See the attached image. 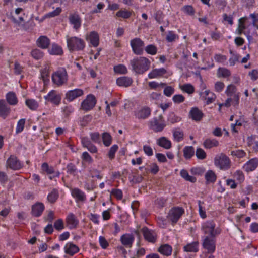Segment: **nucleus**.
<instances>
[{
  "label": "nucleus",
  "instance_id": "obj_1",
  "mask_svg": "<svg viewBox=\"0 0 258 258\" xmlns=\"http://www.w3.org/2000/svg\"><path fill=\"white\" fill-rule=\"evenodd\" d=\"M130 64L136 74H143L149 69L151 61L145 57H136L130 60Z\"/></svg>",
  "mask_w": 258,
  "mask_h": 258
},
{
  "label": "nucleus",
  "instance_id": "obj_2",
  "mask_svg": "<svg viewBox=\"0 0 258 258\" xmlns=\"http://www.w3.org/2000/svg\"><path fill=\"white\" fill-rule=\"evenodd\" d=\"M201 230L205 236L216 237L221 233V230L219 227H216L213 220H208L203 222L201 225Z\"/></svg>",
  "mask_w": 258,
  "mask_h": 258
},
{
  "label": "nucleus",
  "instance_id": "obj_3",
  "mask_svg": "<svg viewBox=\"0 0 258 258\" xmlns=\"http://www.w3.org/2000/svg\"><path fill=\"white\" fill-rule=\"evenodd\" d=\"M67 46L70 51H79L85 47V42L83 40L77 37L67 38Z\"/></svg>",
  "mask_w": 258,
  "mask_h": 258
},
{
  "label": "nucleus",
  "instance_id": "obj_4",
  "mask_svg": "<svg viewBox=\"0 0 258 258\" xmlns=\"http://www.w3.org/2000/svg\"><path fill=\"white\" fill-rule=\"evenodd\" d=\"M52 80L54 84L57 86H61L67 83L68 75L64 69H61L52 75Z\"/></svg>",
  "mask_w": 258,
  "mask_h": 258
},
{
  "label": "nucleus",
  "instance_id": "obj_5",
  "mask_svg": "<svg viewBox=\"0 0 258 258\" xmlns=\"http://www.w3.org/2000/svg\"><path fill=\"white\" fill-rule=\"evenodd\" d=\"M184 209L181 207H175L171 209L168 214L167 218L173 225L177 223L183 214Z\"/></svg>",
  "mask_w": 258,
  "mask_h": 258
},
{
  "label": "nucleus",
  "instance_id": "obj_6",
  "mask_svg": "<svg viewBox=\"0 0 258 258\" xmlns=\"http://www.w3.org/2000/svg\"><path fill=\"white\" fill-rule=\"evenodd\" d=\"M214 164L221 169L226 170L230 167V161L227 156L221 154L215 157Z\"/></svg>",
  "mask_w": 258,
  "mask_h": 258
},
{
  "label": "nucleus",
  "instance_id": "obj_7",
  "mask_svg": "<svg viewBox=\"0 0 258 258\" xmlns=\"http://www.w3.org/2000/svg\"><path fill=\"white\" fill-rule=\"evenodd\" d=\"M149 125L151 129L155 132H161L166 126V124L163 119L162 115H160L158 117L153 118L149 122Z\"/></svg>",
  "mask_w": 258,
  "mask_h": 258
},
{
  "label": "nucleus",
  "instance_id": "obj_8",
  "mask_svg": "<svg viewBox=\"0 0 258 258\" xmlns=\"http://www.w3.org/2000/svg\"><path fill=\"white\" fill-rule=\"evenodd\" d=\"M216 237L204 236L203 237L202 246L209 253H212L216 249Z\"/></svg>",
  "mask_w": 258,
  "mask_h": 258
},
{
  "label": "nucleus",
  "instance_id": "obj_9",
  "mask_svg": "<svg viewBox=\"0 0 258 258\" xmlns=\"http://www.w3.org/2000/svg\"><path fill=\"white\" fill-rule=\"evenodd\" d=\"M131 46L134 53L138 55L144 52V42L139 38H136L131 41Z\"/></svg>",
  "mask_w": 258,
  "mask_h": 258
},
{
  "label": "nucleus",
  "instance_id": "obj_10",
  "mask_svg": "<svg viewBox=\"0 0 258 258\" xmlns=\"http://www.w3.org/2000/svg\"><path fill=\"white\" fill-rule=\"evenodd\" d=\"M96 100L94 95H88L86 98L82 102L81 108L85 111L92 109L95 105Z\"/></svg>",
  "mask_w": 258,
  "mask_h": 258
},
{
  "label": "nucleus",
  "instance_id": "obj_11",
  "mask_svg": "<svg viewBox=\"0 0 258 258\" xmlns=\"http://www.w3.org/2000/svg\"><path fill=\"white\" fill-rule=\"evenodd\" d=\"M6 167L12 170H19L22 167V164L14 155H11L6 162Z\"/></svg>",
  "mask_w": 258,
  "mask_h": 258
},
{
  "label": "nucleus",
  "instance_id": "obj_12",
  "mask_svg": "<svg viewBox=\"0 0 258 258\" xmlns=\"http://www.w3.org/2000/svg\"><path fill=\"white\" fill-rule=\"evenodd\" d=\"M141 231L146 240L152 243L155 242L157 235L154 231L150 230L146 227H144L142 229Z\"/></svg>",
  "mask_w": 258,
  "mask_h": 258
},
{
  "label": "nucleus",
  "instance_id": "obj_13",
  "mask_svg": "<svg viewBox=\"0 0 258 258\" xmlns=\"http://www.w3.org/2000/svg\"><path fill=\"white\" fill-rule=\"evenodd\" d=\"M45 99L52 103L58 105L60 103L61 97L55 90H51L47 95L44 97Z\"/></svg>",
  "mask_w": 258,
  "mask_h": 258
},
{
  "label": "nucleus",
  "instance_id": "obj_14",
  "mask_svg": "<svg viewBox=\"0 0 258 258\" xmlns=\"http://www.w3.org/2000/svg\"><path fill=\"white\" fill-rule=\"evenodd\" d=\"M84 91L81 89H75L74 90H70L66 94V99L69 101H72L76 98L82 96Z\"/></svg>",
  "mask_w": 258,
  "mask_h": 258
},
{
  "label": "nucleus",
  "instance_id": "obj_15",
  "mask_svg": "<svg viewBox=\"0 0 258 258\" xmlns=\"http://www.w3.org/2000/svg\"><path fill=\"white\" fill-rule=\"evenodd\" d=\"M203 116V113L197 107H192L189 113V117L197 122L200 121Z\"/></svg>",
  "mask_w": 258,
  "mask_h": 258
},
{
  "label": "nucleus",
  "instance_id": "obj_16",
  "mask_svg": "<svg viewBox=\"0 0 258 258\" xmlns=\"http://www.w3.org/2000/svg\"><path fill=\"white\" fill-rule=\"evenodd\" d=\"M69 20L71 24L73 25V28L78 30L81 25V19L77 13L71 14L69 16Z\"/></svg>",
  "mask_w": 258,
  "mask_h": 258
},
{
  "label": "nucleus",
  "instance_id": "obj_17",
  "mask_svg": "<svg viewBox=\"0 0 258 258\" xmlns=\"http://www.w3.org/2000/svg\"><path fill=\"white\" fill-rule=\"evenodd\" d=\"M134 236L131 234H125L120 237V241L123 246L131 248L134 241Z\"/></svg>",
  "mask_w": 258,
  "mask_h": 258
},
{
  "label": "nucleus",
  "instance_id": "obj_18",
  "mask_svg": "<svg viewBox=\"0 0 258 258\" xmlns=\"http://www.w3.org/2000/svg\"><path fill=\"white\" fill-rule=\"evenodd\" d=\"M81 143L83 146L86 148L91 153H95L97 152L96 147L92 143L91 140L88 137L82 138Z\"/></svg>",
  "mask_w": 258,
  "mask_h": 258
},
{
  "label": "nucleus",
  "instance_id": "obj_19",
  "mask_svg": "<svg viewBox=\"0 0 258 258\" xmlns=\"http://www.w3.org/2000/svg\"><path fill=\"white\" fill-rule=\"evenodd\" d=\"M44 210V205L43 203L37 202L32 207L31 214L35 217H39Z\"/></svg>",
  "mask_w": 258,
  "mask_h": 258
},
{
  "label": "nucleus",
  "instance_id": "obj_20",
  "mask_svg": "<svg viewBox=\"0 0 258 258\" xmlns=\"http://www.w3.org/2000/svg\"><path fill=\"white\" fill-rule=\"evenodd\" d=\"M66 221L67 226L70 229L76 228L79 224L78 220L77 219L75 215L73 213H70L68 215Z\"/></svg>",
  "mask_w": 258,
  "mask_h": 258
},
{
  "label": "nucleus",
  "instance_id": "obj_21",
  "mask_svg": "<svg viewBox=\"0 0 258 258\" xmlns=\"http://www.w3.org/2000/svg\"><path fill=\"white\" fill-rule=\"evenodd\" d=\"M258 166V159L253 158L249 160L243 166L244 170L247 172H251L254 170Z\"/></svg>",
  "mask_w": 258,
  "mask_h": 258
},
{
  "label": "nucleus",
  "instance_id": "obj_22",
  "mask_svg": "<svg viewBox=\"0 0 258 258\" xmlns=\"http://www.w3.org/2000/svg\"><path fill=\"white\" fill-rule=\"evenodd\" d=\"M245 21V18H241L239 19L238 27L236 30V32L239 35H241L242 33L246 34L248 40H250L252 39V36L250 35L249 33H246V32L244 31V30L246 28V26L244 24Z\"/></svg>",
  "mask_w": 258,
  "mask_h": 258
},
{
  "label": "nucleus",
  "instance_id": "obj_23",
  "mask_svg": "<svg viewBox=\"0 0 258 258\" xmlns=\"http://www.w3.org/2000/svg\"><path fill=\"white\" fill-rule=\"evenodd\" d=\"M136 117L139 119H145L151 114V109L149 107H144L136 111L135 113Z\"/></svg>",
  "mask_w": 258,
  "mask_h": 258
},
{
  "label": "nucleus",
  "instance_id": "obj_24",
  "mask_svg": "<svg viewBox=\"0 0 258 258\" xmlns=\"http://www.w3.org/2000/svg\"><path fill=\"white\" fill-rule=\"evenodd\" d=\"M10 112V108L4 100H0V116L5 119Z\"/></svg>",
  "mask_w": 258,
  "mask_h": 258
},
{
  "label": "nucleus",
  "instance_id": "obj_25",
  "mask_svg": "<svg viewBox=\"0 0 258 258\" xmlns=\"http://www.w3.org/2000/svg\"><path fill=\"white\" fill-rule=\"evenodd\" d=\"M41 168L43 171L48 174H53V177H59L60 173L59 171H55L52 166H49L47 163L42 164Z\"/></svg>",
  "mask_w": 258,
  "mask_h": 258
},
{
  "label": "nucleus",
  "instance_id": "obj_26",
  "mask_svg": "<svg viewBox=\"0 0 258 258\" xmlns=\"http://www.w3.org/2000/svg\"><path fill=\"white\" fill-rule=\"evenodd\" d=\"M166 73V70L163 68L155 69L148 74V77L150 79L156 78L162 76Z\"/></svg>",
  "mask_w": 258,
  "mask_h": 258
},
{
  "label": "nucleus",
  "instance_id": "obj_27",
  "mask_svg": "<svg viewBox=\"0 0 258 258\" xmlns=\"http://www.w3.org/2000/svg\"><path fill=\"white\" fill-rule=\"evenodd\" d=\"M79 250V247L72 243H68L64 247V251L67 254L71 256L77 253Z\"/></svg>",
  "mask_w": 258,
  "mask_h": 258
},
{
  "label": "nucleus",
  "instance_id": "obj_28",
  "mask_svg": "<svg viewBox=\"0 0 258 258\" xmlns=\"http://www.w3.org/2000/svg\"><path fill=\"white\" fill-rule=\"evenodd\" d=\"M133 83L132 78L128 77H121L116 80V83L119 86L127 87L131 85Z\"/></svg>",
  "mask_w": 258,
  "mask_h": 258
},
{
  "label": "nucleus",
  "instance_id": "obj_29",
  "mask_svg": "<svg viewBox=\"0 0 258 258\" xmlns=\"http://www.w3.org/2000/svg\"><path fill=\"white\" fill-rule=\"evenodd\" d=\"M37 45L42 49L47 48L50 45V40L47 37L42 36L37 39Z\"/></svg>",
  "mask_w": 258,
  "mask_h": 258
},
{
  "label": "nucleus",
  "instance_id": "obj_30",
  "mask_svg": "<svg viewBox=\"0 0 258 258\" xmlns=\"http://www.w3.org/2000/svg\"><path fill=\"white\" fill-rule=\"evenodd\" d=\"M72 196L76 198L77 201L83 202L86 200V196L84 193L78 188H74L72 190Z\"/></svg>",
  "mask_w": 258,
  "mask_h": 258
},
{
  "label": "nucleus",
  "instance_id": "obj_31",
  "mask_svg": "<svg viewBox=\"0 0 258 258\" xmlns=\"http://www.w3.org/2000/svg\"><path fill=\"white\" fill-rule=\"evenodd\" d=\"M87 39L94 47L97 46L99 44V36L97 33L95 31L91 32Z\"/></svg>",
  "mask_w": 258,
  "mask_h": 258
},
{
  "label": "nucleus",
  "instance_id": "obj_32",
  "mask_svg": "<svg viewBox=\"0 0 258 258\" xmlns=\"http://www.w3.org/2000/svg\"><path fill=\"white\" fill-rule=\"evenodd\" d=\"M158 251L164 255L169 256L171 254L172 248L170 245L165 244L161 245Z\"/></svg>",
  "mask_w": 258,
  "mask_h": 258
},
{
  "label": "nucleus",
  "instance_id": "obj_33",
  "mask_svg": "<svg viewBox=\"0 0 258 258\" xmlns=\"http://www.w3.org/2000/svg\"><path fill=\"white\" fill-rule=\"evenodd\" d=\"M157 144L160 147L166 149H169L171 147V143L166 137H162L158 139Z\"/></svg>",
  "mask_w": 258,
  "mask_h": 258
},
{
  "label": "nucleus",
  "instance_id": "obj_34",
  "mask_svg": "<svg viewBox=\"0 0 258 258\" xmlns=\"http://www.w3.org/2000/svg\"><path fill=\"white\" fill-rule=\"evenodd\" d=\"M218 141L214 139H207L205 140L203 143L204 147L207 149H210L214 147H217L218 146Z\"/></svg>",
  "mask_w": 258,
  "mask_h": 258
},
{
  "label": "nucleus",
  "instance_id": "obj_35",
  "mask_svg": "<svg viewBox=\"0 0 258 258\" xmlns=\"http://www.w3.org/2000/svg\"><path fill=\"white\" fill-rule=\"evenodd\" d=\"M6 99L10 105H14L18 102L16 95L14 92H9L6 95Z\"/></svg>",
  "mask_w": 258,
  "mask_h": 258
},
{
  "label": "nucleus",
  "instance_id": "obj_36",
  "mask_svg": "<svg viewBox=\"0 0 258 258\" xmlns=\"http://www.w3.org/2000/svg\"><path fill=\"white\" fill-rule=\"evenodd\" d=\"M205 177L207 183H214L216 180V175L212 170L208 171Z\"/></svg>",
  "mask_w": 258,
  "mask_h": 258
},
{
  "label": "nucleus",
  "instance_id": "obj_37",
  "mask_svg": "<svg viewBox=\"0 0 258 258\" xmlns=\"http://www.w3.org/2000/svg\"><path fill=\"white\" fill-rule=\"evenodd\" d=\"M58 196V190L56 189H53L48 195L47 199L49 202L54 203L57 200Z\"/></svg>",
  "mask_w": 258,
  "mask_h": 258
},
{
  "label": "nucleus",
  "instance_id": "obj_38",
  "mask_svg": "<svg viewBox=\"0 0 258 258\" xmlns=\"http://www.w3.org/2000/svg\"><path fill=\"white\" fill-rule=\"evenodd\" d=\"M173 134L174 140L179 142L183 139V132L179 128H175L173 131Z\"/></svg>",
  "mask_w": 258,
  "mask_h": 258
},
{
  "label": "nucleus",
  "instance_id": "obj_39",
  "mask_svg": "<svg viewBox=\"0 0 258 258\" xmlns=\"http://www.w3.org/2000/svg\"><path fill=\"white\" fill-rule=\"evenodd\" d=\"M198 242H194L188 244L184 247V250L188 252H197L198 251Z\"/></svg>",
  "mask_w": 258,
  "mask_h": 258
},
{
  "label": "nucleus",
  "instance_id": "obj_40",
  "mask_svg": "<svg viewBox=\"0 0 258 258\" xmlns=\"http://www.w3.org/2000/svg\"><path fill=\"white\" fill-rule=\"evenodd\" d=\"M61 12V8L57 7L55 10L52 12H49L44 16L41 19L40 22H42L45 18L54 17L60 14Z\"/></svg>",
  "mask_w": 258,
  "mask_h": 258
},
{
  "label": "nucleus",
  "instance_id": "obj_41",
  "mask_svg": "<svg viewBox=\"0 0 258 258\" xmlns=\"http://www.w3.org/2000/svg\"><path fill=\"white\" fill-rule=\"evenodd\" d=\"M180 174L181 177L185 179L186 181H188L192 183H194L196 181V178L194 176L189 175L186 170H181Z\"/></svg>",
  "mask_w": 258,
  "mask_h": 258
},
{
  "label": "nucleus",
  "instance_id": "obj_42",
  "mask_svg": "<svg viewBox=\"0 0 258 258\" xmlns=\"http://www.w3.org/2000/svg\"><path fill=\"white\" fill-rule=\"evenodd\" d=\"M231 75L230 71L225 68H219L217 71V76L219 77L226 78Z\"/></svg>",
  "mask_w": 258,
  "mask_h": 258
},
{
  "label": "nucleus",
  "instance_id": "obj_43",
  "mask_svg": "<svg viewBox=\"0 0 258 258\" xmlns=\"http://www.w3.org/2000/svg\"><path fill=\"white\" fill-rule=\"evenodd\" d=\"M184 156L186 159H190L194 154V148L192 146L185 147L183 149Z\"/></svg>",
  "mask_w": 258,
  "mask_h": 258
},
{
  "label": "nucleus",
  "instance_id": "obj_44",
  "mask_svg": "<svg viewBox=\"0 0 258 258\" xmlns=\"http://www.w3.org/2000/svg\"><path fill=\"white\" fill-rule=\"evenodd\" d=\"M204 93L206 95L205 100H206V103L207 104L211 103L215 101L216 99V96L214 93L210 92L208 90L205 91Z\"/></svg>",
  "mask_w": 258,
  "mask_h": 258
},
{
  "label": "nucleus",
  "instance_id": "obj_45",
  "mask_svg": "<svg viewBox=\"0 0 258 258\" xmlns=\"http://www.w3.org/2000/svg\"><path fill=\"white\" fill-rule=\"evenodd\" d=\"M49 51L50 54L52 55H61L63 52L61 47L55 44L52 45V47Z\"/></svg>",
  "mask_w": 258,
  "mask_h": 258
},
{
  "label": "nucleus",
  "instance_id": "obj_46",
  "mask_svg": "<svg viewBox=\"0 0 258 258\" xmlns=\"http://www.w3.org/2000/svg\"><path fill=\"white\" fill-rule=\"evenodd\" d=\"M180 88L189 94H192L195 91L194 87L190 84H185L180 86Z\"/></svg>",
  "mask_w": 258,
  "mask_h": 258
},
{
  "label": "nucleus",
  "instance_id": "obj_47",
  "mask_svg": "<svg viewBox=\"0 0 258 258\" xmlns=\"http://www.w3.org/2000/svg\"><path fill=\"white\" fill-rule=\"evenodd\" d=\"M92 117L90 115H86L84 116L82 118H80V125L82 127H85L87 125V124L91 122L92 120Z\"/></svg>",
  "mask_w": 258,
  "mask_h": 258
},
{
  "label": "nucleus",
  "instance_id": "obj_48",
  "mask_svg": "<svg viewBox=\"0 0 258 258\" xmlns=\"http://www.w3.org/2000/svg\"><path fill=\"white\" fill-rule=\"evenodd\" d=\"M102 137L104 145L107 147L110 146L112 141V138L110 135L108 133H104L102 134Z\"/></svg>",
  "mask_w": 258,
  "mask_h": 258
},
{
  "label": "nucleus",
  "instance_id": "obj_49",
  "mask_svg": "<svg viewBox=\"0 0 258 258\" xmlns=\"http://www.w3.org/2000/svg\"><path fill=\"white\" fill-rule=\"evenodd\" d=\"M26 104L31 110H36L38 107V103L34 99H27Z\"/></svg>",
  "mask_w": 258,
  "mask_h": 258
},
{
  "label": "nucleus",
  "instance_id": "obj_50",
  "mask_svg": "<svg viewBox=\"0 0 258 258\" xmlns=\"http://www.w3.org/2000/svg\"><path fill=\"white\" fill-rule=\"evenodd\" d=\"M181 118L177 116L174 112H170L168 117V121L172 124L179 122Z\"/></svg>",
  "mask_w": 258,
  "mask_h": 258
},
{
  "label": "nucleus",
  "instance_id": "obj_51",
  "mask_svg": "<svg viewBox=\"0 0 258 258\" xmlns=\"http://www.w3.org/2000/svg\"><path fill=\"white\" fill-rule=\"evenodd\" d=\"M114 71L115 73L125 74L127 73L126 67L123 64H119L114 67Z\"/></svg>",
  "mask_w": 258,
  "mask_h": 258
},
{
  "label": "nucleus",
  "instance_id": "obj_52",
  "mask_svg": "<svg viewBox=\"0 0 258 258\" xmlns=\"http://www.w3.org/2000/svg\"><path fill=\"white\" fill-rule=\"evenodd\" d=\"M182 11L186 14L192 16L195 14V11L191 5H186L182 8Z\"/></svg>",
  "mask_w": 258,
  "mask_h": 258
},
{
  "label": "nucleus",
  "instance_id": "obj_53",
  "mask_svg": "<svg viewBox=\"0 0 258 258\" xmlns=\"http://www.w3.org/2000/svg\"><path fill=\"white\" fill-rule=\"evenodd\" d=\"M90 136L91 141L98 144H101V138L100 135L98 132H93L90 134Z\"/></svg>",
  "mask_w": 258,
  "mask_h": 258
},
{
  "label": "nucleus",
  "instance_id": "obj_54",
  "mask_svg": "<svg viewBox=\"0 0 258 258\" xmlns=\"http://www.w3.org/2000/svg\"><path fill=\"white\" fill-rule=\"evenodd\" d=\"M32 56L36 60L42 58L43 56V53L39 49H35L31 51Z\"/></svg>",
  "mask_w": 258,
  "mask_h": 258
},
{
  "label": "nucleus",
  "instance_id": "obj_55",
  "mask_svg": "<svg viewBox=\"0 0 258 258\" xmlns=\"http://www.w3.org/2000/svg\"><path fill=\"white\" fill-rule=\"evenodd\" d=\"M67 173L69 174L75 176L77 171L76 166L73 163H70L67 166Z\"/></svg>",
  "mask_w": 258,
  "mask_h": 258
},
{
  "label": "nucleus",
  "instance_id": "obj_56",
  "mask_svg": "<svg viewBox=\"0 0 258 258\" xmlns=\"http://www.w3.org/2000/svg\"><path fill=\"white\" fill-rule=\"evenodd\" d=\"M146 52L151 55H155L156 54L157 49L156 47L152 44L149 45L145 48Z\"/></svg>",
  "mask_w": 258,
  "mask_h": 258
},
{
  "label": "nucleus",
  "instance_id": "obj_57",
  "mask_svg": "<svg viewBox=\"0 0 258 258\" xmlns=\"http://www.w3.org/2000/svg\"><path fill=\"white\" fill-rule=\"evenodd\" d=\"M116 16L118 17L127 19L131 16V13L126 10H120L116 13Z\"/></svg>",
  "mask_w": 258,
  "mask_h": 258
},
{
  "label": "nucleus",
  "instance_id": "obj_58",
  "mask_svg": "<svg viewBox=\"0 0 258 258\" xmlns=\"http://www.w3.org/2000/svg\"><path fill=\"white\" fill-rule=\"evenodd\" d=\"M178 38V35L175 34L173 31H170L168 32L166 36V39L167 41L171 42L174 41L176 39Z\"/></svg>",
  "mask_w": 258,
  "mask_h": 258
},
{
  "label": "nucleus",
  "instance_id": "obj_59",
  "mask_svg": "<svg viewBox=\"0 0 258 258\" xmlns=\"http://www.w3.org/2000/svg\"><path fill=\"white\" fill-rule=\"evenodd\" d=\"M41 77L44 83L49 81V71L47 68H44L41 71Z\"/></svg>",
  "mask_w": 258,
  "mask_h": 258
},
{
  "label": "nucleus",
  "instance_id": "obj_60",
  "mask_svg": "<svg viewBox=\"0 0 258 258\" xmlns=\"http://www.w3.org/2000/svg\"><path fill=\"white\" fill-rule=\"evenodd\" d=\"M25 124V119H21L19 120L17 123L16 129V133L17 134L20 133L23 130Z\"/></svg>",
  "mask_w": 258,
  "mask_h": 258
},
{
  "label": "nucleus",
  "instance_id": "obj_61",
  "mask_svg": "<svg viewBox=\"0 0 258 258\" xmlns=\"http://www.w3.org/2000/svg\"><path fill=\"white\" fill-rule=\"evenodd\" d=\"M231 155L240 158L244 157L246 153L243 150H235L231 152Z\"/></svg>",
  "mask_w": 258,
  "mask_h": 258
},
{
  "label": "nucleus",
  "instance_id": "obj_62",
  "mask_svg": "<svg viewBox=\"0 0 258 258\" xmlns=\"http://www.w3.org/2000/svg\"><path fill=\"white\" fill-rule=\"evenodd\" d=\"M118 147L117 145H113L109 149L108 156L109 159H112L114 158L115 154L118 150Z\"/></svg>",
  "mask_w": 258,
  "mask_h": 258
},
{
  "label": "nucleus",
  "instance_id": "obj_63",
  "mask_svg": "<svg viewBox=\"0 0 258 258\" xmlns=\"http://www.w3.org/2000/svg\"><path fill=\"white\" fill-rule=\"evenodd\" d=\"M82 159L83 161L89 164L93 162V159L87 152H84L82 155Z\"/></svg>",
  "mask_w": 258,
  "mask_h": 258
},
{
  "label": "nucleus",
  "instance_id": "obj_64",
  "mask_svg": "<svg viewBox=\"0 0 258 258\" xmlns=\"http://www.w3.org/2000/svg\"><path fill=\"white\" fill-rule=\"evenodd\" d=\"M197 157L201 160L204 159L206 157V154L204 150L201 148H198L196 152Z\"/></svg>",
  "mask_w": 258,
  "mask_h": 258
}]
</instances>
